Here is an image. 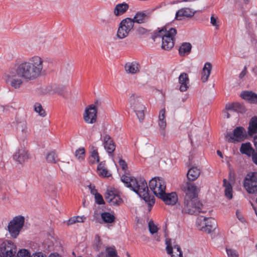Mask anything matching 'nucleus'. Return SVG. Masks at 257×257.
<instances>
[{
  "instance_id": "1",
  "label": "nucleus",
  "mask_w": 257,
  "mask_h": 257,
  "mask_svg": "<svg viewBox=\"0 0 257 257\" xmlns=\"http://www.w3.org/2000/svg\"><path fill=\"white\" fill-rule=\"evenodd\" d=\"M47 62L38 55L30 57L10 69L5 74V81L13 89L19 90L24 82L34 81L46 71Z\"/></svg>"
},
{
  "instance_id": "2",
  "label": "nucleus",
  "mask_w": 257,
  "mask_h": 257,
  "mask_svg": "<svg viewBox=\"0 0 257 257\" xmlns=\"http://www.w3.org/2000/svg\"><path fill=\"white\" fill-rule=\"evenodd\" d=\"M121 180L126 187L130 188L148 203L150 210L155 203V198L149 195L147 183L145 180L142 178L137 180L134 177L126 176H122Z\"/></svg>"
},
{
  "instance_id": "3",
  "label": "nucleus",
  "mask_w": 257,
  "mask_h": 257,
  "mask_svg": "<svg viewBox=\"0 0 257 257\" xmlns=\"http://www.w3.org/2000/svg\"><path fill=\"white\" fill-rule=\"evenodd\" d=\"M177 34L175 28L165 26L156 32L154 38L160 37L162 38V48L165 50L171 49L174 45V36Z\"/></svg>"
},
{
  "instance_id": "4",
  "label": "nucleus",
  "mask_w": 257,
  "mask_h": 257,
  "mask_svg": "<svg viewBox=\"0 0 257 257\" xmlns=\"http://www.w3.org/2000/svg\"><path fill=\"white\" fill-rule=\"evenodd\" d=\"M202 204L198 198L194 199L184 198L182 206V212L190 214L204 212L202 211Z\"/></svg>"
},
{
  "instance_id": "5",
  "label": "nucleus",
  "mask_w": 257,
  "mask_h": 257,
  "mask_svg": "<svg viewBox=\"0 0 257 257\" xmlns=\"http://www.w3.org/2000/svg\"><path fill=\"white\" fill-rule=\"evenodd\" d=\"M128 102L130 107L136 112L140 121H142L145 118V106L142 104L141 97L133 93L130 96Z\"/></svg>"
},
{
  "instance_id": "6",
  "label": "nucleus",
  "mask_w": 257,
  "mask_h": 257,
  "mask_svg": "<svg viewBox=\"0 0 257 257\" xmlns=\"http://www.w3.org/2000/svg\"><path fill=\"white\" fill-rule=\"evenodd\" d=\"M134 21L131 18L123 19L119 23L116 36L117 39L122 40L126 38L133 31Z\"/></svg>"
},
{
  "instance_id": "7",
  "label": "nucleus",
  "mask_w": 257,
  "mask_h": 257,
  "mask_svg": "<svg viewBox=\"0 0 257 257\" xmlns=\"http://www.w3.org/2000/svg\"><path fill=\"white\" fill-rule=\"evenodd\" d=\"M25 222V218L23 216H15L9 223L8 228L10 234L13 238H17L21 231Z\"/></svg>"
},
{
  "instance_id": "8",
  "label": "nucleus",
  "mask_w": 257,
  "mask_h": 257,
  "mask_svg": "<svg viewBox=\"0 0 257 257\" xmlns=\"http://www.w3.org/2000/svg\"><path fill=\"white\" fill-rule=\"evenodd\" d=\"M149 187L156 197H161L165 192L166 184L161 178L154 177L150 181Z\"/></svg>"
},
{
  "instance_id": "9",
  "label": "nucleus",
  "mask_w": 257,
  "mask_h": 257,
  "mask_svg": "<svg viewBox=\"0 0 257 257\" xmlns=\"http://www.w3.org/2000/svg\"><path fill=\"white\" fill-rule=\"evenodd\" d=\"M197 224L200 226V230L208 233L214 230L217 226L216 222L214 218L204 217L202 216L198 217Z\"/></svg>"
},
{
  "instance_id": "10",
  "label": "nucleus",
  "mask_w": 257,
  "mask_h": 257,
  "mask_svg": "<svg viewBox=\"0 0 257 257\" xmlns=\"http://www.w3.org/2000/svg\"><path fill=\"white\" fill-rule=\"evenodd\" d=\"M246 137L245 130L242 126L236 127L233 130V133H227L225 135L226 141L229 143L242 141Z\"/></svg>"
},
{
  "instance_id": "11",
  "label": "nucleus",
  "mask_w": 257,
  "mask_h": 257,
  "mask_svg": "<svg viewBox=\"0 0 257 257\" xmlns=\"http://www.w3.org/2000/svg\"><path fill=\"white\" fill-rule=\"evenodd\" d=\"M243 184L249 193L257 192V172L248 173L244 178Z\"/></svg>"
},
{
  "instance_id": "12",
  "label": "nucleus",
  "mask_w": 257,
  "mask_h": 257,
  "mask_svg": "<svg viewBox=\"0 0 257 257\" xmlns=\"http://www.w3.org/2000/svg\"><path fill=\"white\" fill-rule=\"evenodd\" d=\"M104 197L110 205H119L122 203V199L118 195L117 190L114 188L107 189Z\"/></svg>"
},
{
  "instance_id": "13",
  "label": "nucleus",
  "mask_w": 257,
  "mask_h": 257,
  "mask_svg": "<svg viewBox=\"0 0 257 257\" xmlns=\"http://www.w3.org/2000/svg\"><path fill=\"white\" fill-rule=\"evenodd\" d=\"M97 108L94 104H90L87 106L83 113L84 121L88 124H93L97 120Z\"/></svg>"
},
{
  "instance_id": "14",
  "label": "nucleus",
  "mask_w": 257,
  "mask_h": 257,
  "mask_svg": "<svg viewBox=\"0 0 257 257\" xmlns=\"http://www.w3.org/2000/svg\"><path fill=\"white\" fill-rule=\"evenodd\" d=\"M0 251L4 257H16V249L14 244L9 241H4L0 245Z\"/></svg>"
},
{
  "instance_id": "15",
  "label": "nucleus",
  "mask_w": 257,
  "mask_h": 257,
  "mask_svg": "<svg viewBox=\"0 0 257 257\" xmlns=\"http://www.w3.org/2000/svg\"><path fill=\"white\" fill-rule=\"evenodd\" d=\"M198 190L199 189L194 184L187 183L186 187L184 188V191L185 193L184 198L194 199L195 198H198L197 193Z\"/></svg>"
},
{
  "instance_id": "16",
  "label": "nucleus",
  "mask_w": 257,
  "mask_h": 257,
  "mask_svg": "<svg viewBox=\"0 0 257 257\" xmlns=\"http://www.w3.org/2000/svg\"><path fill=\"white\" fill-rule=\"evenodd\" d=\"M141 69L140 64L137 62H128L124 65V70L126 73L134 75L139 73Z\"/></svg>"
},
{
  "instance_id": "17",
  "label": "nucleus",
  "mask_w": 257,
  "mask_h": 257,
  "mask_svg": "<svg viewBox=\"0 0 257 257\" xmlns=\"http://www.w3.org/2000/svg\"><path fill=\"white\" fill-rule=\"evenodd\" d=\"M102 141L105 149L109 154H112L115 149V145L112 139L108 134H104Z\"/></svg>"
},
{
  "instance_id": "18",
  "label": "nucleus",
  "mask_w": 257,
  "mask_h": 257,
  "mask_svg": "<svg viewBox=\"0 0 257 257\" xmlns=\"http://www.w3.org/2000/svg\"><path fill=\"white\" fill-rule=\"evenodd\" d=\"M179 89L181 92L187 90L189 86V79L188 75L186 73H181L179 78Z\"/></svg>"
},
{
  "instance_id": "19",
  "label": "nucleus",
  "mask_w": 257,
  "mask_h": 257,
  "mask_svg": "<svg viewBox=\"0 0 257 257\" xmlns=\"http://www.w3.org/2000/svg\"><path fill=\"white\" fill-rule=\"evenodd\" d=\"M14 159L20 164H22L29 158L28 151L24 148L18 149L13 156Z\"/></svg>"
},
{
  "instance_id": "20",
  "label": "nucleus",
  "mask_w": 257,
  "mask_h": 257,
  "mask_svg": "<svg viewBox=\"0 0 257 257\" xmlns=\"http://www.w3.org/2000/svg\"><path fill=\"white\" fill-rule=\"evenodd\" d=\"M166 250L168 254L183 257L180 247L178 245H172L171 240H166Z\"/></svg>"
},
{
  "instance_id": "21",
  "label": "nucleus",
  "mask_w": 257,
  "mask_h": 257,
  "mask_svg": "<svg viewBox=\"0 0 257 257\" xmlns=\"http://www.w3.org/2000/svg\"><path fill=\"white\" fill-rule=\"evenodd\" d=\"M162 196V197H159V198L161 199L167 205H173L178 201V196L175 192L166 193L164 192Z\"/></svg>"
},
{
  "instance_id": "22",
  "label": "nucleus",
  "mask_w": 257,
  "mask_h": 257,
  "mask_svg": "<svg viewBox=\"0 0 257 257\" xmlns=\"http://www.w3.org/2000/svg\"><path fill=\"white\" fill-rule=\"evenodd\" d=\"M117 252L114 246H106L105 251H101L97 257H118Z\"/></svg>"
},
{
  "instance_id": "23",
  "label": "nucleus",
  "mask_w": 257,
  "mask_h": 257,
  "mask_svg": "<svg viewBox=\"0 0 257 257\" xmlns=\"http://www.w3.org/2000/svg\"><path fill=\"white\" fill-rule=\"evenodd\" d=\"M195 11L188 8H185L179 10L176 14L177 20H181L183 17H191L194 16Z\"/></svg>"
},
{
  "instance_id": "24",
  "label": "nucleus",
  "mask_w": 257,
  "mask_h": 257,
  "mask_svg": "<svg viewBox=\"0 0 257 257\" xmlns=\"http://www.w3.org/2000/svg\"><path fill=\"white\" fill-rule=\"evenodd\" d=\"M30 135V131L26 122H24L20 125V140L24 141L27 140Z\"/></svg>"
},
{
  "instance_id": "25",
  "label": "nucleus",
  "mask_w": 257,
  "mask_h": 257,
  "mask_svg": "<svg viewBox=\"0 0 257 257\" xmlns=\"http://www.w3.org/2000/svg\"><path fill=\"white\" fill-rule=\"evenodd\" d=\"M165 110L162 109L159 112L158 124L161 129V134L164 136L165 135V128L166 126V121L165 119Z\"/></svg>"
},
{
  "instance_id": "26",
  "label": "nucleus",
  "mask_w": 257,
  "mask_h": 257,
  "mask_svg": "<svg viewBox=\"0 0 257 257\" xmlns=\"http://www.w3.org/2000/svg\"><path fill=\"white\" fill-rule=\"evenodd\" d=\"M240 96L244 99L249 101L251 103L257 102V94L251 91H244L240 94Z\"/></svg>"
},
{
  "instance_id": "27",
  "label": "nucleus",
  "mask_w": 257,
  "mask_h": 257,
  "mask_svg": "<svg viewBox=\"0 0 257 257\" xmlns=\"http://www.w3.org/2000/svg\"><path fill=\"white\" fill-rule=\"evenodd\" d=\"M211 70V64L209 62L206 63L204 66L202 72L201 80L203 82H205L208 80L210 75Z\"/></svg>"
},
{
  "instance_id": "28",
  "label": "nucleus",
  "mask_w": 257,
  "mask_h": 257,
  "mask_svg": "<svg viewBox=\"0 0 257 257\" xmlns=\"http://www.w3.org/2000/svg\"><path fill=\"white\" fill-rule=\"evenodd\" d=\"M192 45L190 43L184 42L179 49V53L181 56L188 55L191 52Z\"/></svg>"
},
{
  "instance_id": "29",
  "label": "nucleus",
  "mask_w": 257,
  "mask_h": 257,
  "mask_svg": "<svg viewBox=\"0 0 257 257\" xmlns=\"http://www.w3.org/2000/svg\"><path fill=\"white\" fill-rule=\"evenodd\" d=\"M248 133L249 135L257 133V116L252 117L249 122L248 127Z\"/></svg>"
},
{
  "instance_id": "30",
  "label": "nucleus",
  "mask_w": 257,
  "mask_h": 257,
  "mask_svg": "<svg viewBox=\"0 0 257 257\" xmlns=\"http://www.w3.org/2000/svg\"><path fill=\"white\" fill-rule=\"evenodd\" d=\"M200 174V170L197 167L190 168L187 173L188 179L190 181H194L199 176Z\"/></svg>"
},
{
  "instance_id": "31",
  "label": "nucleus",
  "mask_w": 257,
  "mask_h": 257,
  "mask_svg": "<svg viewBox=\"0 0 257 257\" xmlns=\"http://www.w3.org/2000/svg\"><path fill=\"white\" fill-rule=\"evenodd\" d=\"M240 152L249 157L254 154V150L249 143L242 144L240 148Z\"/></svg>"
},
{
  "instance_id": "32",
  "label": "nucleus",
  "mask_w": 257,
  "mask_h": 257,
  "mask_svg": "<svg viewBox=\"0 0 257 257\" xmlns=\"http://www.w3.org/2000/svg\"><path fill=\"white\" fill-rule=\"evenodd\" d=\"M149 17V14L146 13L145 12H138L137 13L134 19H132L134 20V23H137L139 24L143 23L145 22L146 20H147Z\"/></svg>"
},
{
  "instance_id": "33",
  "label": "nucleus",
  "mask_w": 257,
  "mask_h": 257,
  "mask_svg": "<svg viewBox=\"0 0 257 257\" xmlns=\"http://www.w3.org/2000/svg\"><path fill=\"white\" fill-rule=\"evenodd\" d=\"M45 158L47 162L50 164H56L59 160L58 156L54 151L48 153Z\"/></svg>"
},
{
  "instance_id": "34",
  "label": "nucleus",
  "mask_w": 257,
  "mask_h": 257,
  "mask_svg": "<svg viewBox=\"0 0 257 257\" xmlns=\"http://www.w3.org/2000/svg\"><path fill=\"white\" fill-rule=\"evenodd\" d=\"M128 8V6L126 3L117 4L114 9V14L115 16L122 15L126 11Z\"/></svg>"
},
{
  "instance_id": "35",
  "label": "nucleus",
  "mask_w": 257,
  "mask_h": 257,
  "mask_svg": "<svg viewBox=\"0 0 257 257\" xmlns=\"http://www.w3.org/2000/svg\"><path fill=\"white\" fill-rule=\"evenodd\" d=\"M223 186L225 188L224 193L226 198L228 199H231L232 198V188L230 184L226 179L223 180Z\"/></svg>"
},
{
  "instance_id": "36",
  "label": "nucleus",
  "mask_w": 257,
  "mask_h": 257,
  "mask_svg": "<svg viewBox=\"0 0 257 257\" xmlns=\"http://www.w3.org/2000/svg\"><path fill=\"white\" fill-rule=\"evenodd\" d=\"M97 173L99 176L102 177H108L110 174L104 167V164L103 162L99 163L97 166Z\"/></svg>"
},
{
  "instance_id": "37",
  "label": "nucleus",
  "mask_w": 257,
  "mask_h": 257,
  "mask_svg": "<svg viewBox=\"0 0 257 257\" xmlns=\"http://www.w3.org/2000/svg\"><path fill=\"white\" fill-rule=\"evenodd\" d=\"M92 151L89 158V162L90 164L98 163L99 160V157L97 150L94 147H92Z\"/></svg>"
},
{
  "instance_id": "38",
  "label": "nucleus",
  "mask_w": 257,
  "mask_h": 257,
  "mask_svg": "<svg viewBox=\"0 0 257 257\" xmlns=\"http://www.w3.org/2000/svg\"><path fill=\"white\" fill-rule=\"evenodd\" d=\"M101 217L104 222L106 223L114 222L115 218L113 214L107 212H102L101 214Z\"/></svg>"
},
{
  "instance_id": "39",
  "label": "nucleus",
  "mask_w": 257,
  "mask_h": 257,
  "mask_svg": "<svg viewBox=\"0 0 257 257\" xmlns=\"http://www.w3.org/2000/svg\"><path fill=\"white\" fill-rule=\"evenodd\" d=\"M103 247V243L98 235H96L93 244V248L96 251H99Z\"/></svg>"
},
{
  "instance_id": "40",
  "label": "nucleus",
  "mask_w": 257,
  "mask_h": 257,
  "mask_svg": "<svg viewBox=\"0 0 257 257\" xmlns=\"http://www.w3.org/2000/svg\"><path fill=\"white\" fill-rule=\"evenodd\" d=\"M41 91L44 94H53L57 92L56 86L54 85H47L41 88Z\"/></svg>"
},
{
  "instance_id": "41",
  "label": "nucleus",
  "mask_w": 257,
  "mask_h": 257,
  "mask_svg": "<svg viewBox=\"0 0 257 257\" xmlns=\"http://www.w3.org/2000/svg\"><path fill=\"white\" fill-rule=\"evenodd\" d=\"M69 165L70 161L69 159L65 161H61L58 164L60 169L62 171L67 170L69 168Z\"/></svg>"
},
{
  "instance_id": "42",
  "label": "nucleus",
  "mask_w": 257,
  "mask_h": 257,
  "mask_svg": "<svg viewBox=\"0 0 257 257\" xmlns=\"http://www.w3.org/2000/svg\"><path fill=\"white\" fill-rule=\"evenodd\" d=\"M85 149L84 148H79L75 152V157L79 160H82L85 157Z\"/></svg>"
},
{
  "instance_id": "43",
  "label": "nucleus",
  "mask_w": 257,
  "mask_h": 257,
  "mask_svg": "<svg viewBox=\"0 0 257 257\" xmlns=\"http://www.w3.org/2000/svg\"><path fill=\"white\" fill-rule=\"evenodd\" d=\"M35 110L42 117H44L46 114L45 110L42 108V105L40 103H36L35 105Z\"/></svg>"
},
{
  "instance_id": "44",
  "label": "nucleus",
  "mask_w": 257,
  "mask_h": 257,
  "mask_svg": "<svg viewBox=\"0 0 257 257\" xmlns=\"http://www.w3.org/2000/svg\"><path fill=\"white\" fill-rule=\"evenodd\" d=\"M149 231L151 234L156 233L158 231V228L157 226L154 224L153 221H150L149 222Z\"/></svg>"
},
{
  "instance_id": "45",
  "label": "nucleus",
  "mask_w": 257,
  "mask_h": 257,
  "mask_svg": "<svg viewBox=\"0 0 257 257\" xmlns=\"http://www.w3.org/2000/svg\"><path fill=\"white\" fill-rule=\"evenodd\" d=\"M95 199L96 203L99 205L104 204L105 202L101 194L98 193L95 194Z\"/></svg>"
},
{
  "instance_id": "46",
  "label": "nucleus",
  "mask_w": 257,
  "mask_h": 257,
  "mask_svg": "<svg viewBox=\"0 0 257 257\" xmlns=\"http://www.w3.org/2000/svg\"><path fill=\"white\" fill-rule=\"evenodd\" d=\"M18 257H31V254L27 250L23 249L18 252Z\"/></svg>"
},
{
  "instance_id": "47",
  "label": "nucleus",
  "mask_w": 257,
  "mask_h": 257,
  "mask_svg": "<svg viewBox=\"0 0 257 257\" xmlns=\"http://www.w3.org/2000/svg\"><path fill=\"white\" fill-rule=\"evenodd\" d=\"M228 257H238V253L236 250L232 249L226 248Z\"/></svg>"
},
{
  "instance_id": "48",
  "label": "nucleus",
  "mask_w": 257,
  "mask_h": 257,
  "mask_svg": "<svg viewBox=\"0 0 257 257\" xmlns=\"http://www.w3.org/2000/svg\"><path fill=\"white\" fill-rule=\"evenodd\" d=\"M236 106V103H228L226 104L225 108L228 111H235Z\"/></svg>"
},
{
  "instance_id": "49",
  "label": "nucleus",
  "mask_w": 257,
  "mask_h": 257,
  "mask_svg": "<svg viewBox=\"0 0 257 257\" xmlns=\"http://www.w3.org/2000/svg\"><path fill=\"white\" fill-rule=\"evenodd\" d=\"M218 18L217 17H215L213 15H212L210 18V23L212 26L215 27L216 29H218L219 25L218 24L217 21Z\"/></svg>"
},
{
  "instance_id": "50",
  "label": "nucleus",
  "mask_w": 257,
  "mask_h": 257,
  "mask_svg": "<svg viewBox=\"0 0 257 257\" xmlns=\"http://www.w3.org/2000/svg\"><path fill=\"white\" fill-rule=\"evenodd\" d=\"M236 108L235 109V111L240 113H244L246 111V109L245 107L241 104L239 103H236Z\"/></svg>"
},
{
  "instance_id": "51",
  "label": "nucleus",
  "mask_w": 257,
  "mask_h": 257,
  "mask_svg": "<svg viewBox=\"0 0 257 257\" xmlns=\"http://www.w3.org/2000/svg\"><path fill=\"white\" fill-rule=\"evenodd\" d=\"M119 164L122 170H126L127 168V164L123 160L120 159L119 161Z\"/></svg>"
},
{
  "instance_id": "52",
  "label": "nucleus",
  "mask_w": 257,
  "mask_h": 257,
  "mask_svg": "<svg viewBox=\"0 0 257 257\" xmlns=\"http://www.w3.org/2000/svg\"><path fill=\"white\" fill-rule=\"evenodd\" d=\"M76 216H73L72 217H71L67 222V225H72L73 224H75L76 223H77L76 221Z\"/></svg>"
},
{
  "instance_id": "53",
  "label": "nucleus",
  "mask_w": 257,
  "mask_h": 257,
  "mask_svg": "<svg viewBox=\"0 0 257 257\" xmlns=\"http://www.w3.org/2000/svg\"><path fill=\"white\" fill-rule=\"evenodd\" d=\"M137 33L140 35H144L147 33V30L143 27H139L137 29Z\"/></svg>"
},
{
  "instance_id": "54",
  "label": "nucleus",
  "mask_w": 257,
  "mask_h": 257,
  "mask_svg": "<svg viewBox=\"0 0 257 257\" xmlns=\"http://www.w3.org/2000/svg\"><path fill=\"white\" fill-rule=\"evenodd\" d=\"M76 221L77 222H84L85 220H86V217L84 216H76Z\"/></svg>"
},
{
  "instance_id": "55",
  "label": "nucleus",
  "mask_w": 257,
  "mask_h": 257,
  "mask_svg": "<svg viewBox=\"0 0 257 257\" xmlns=\"http://www.w3.org/2000/svg\"><path fill=\"white\" fill-rule=\"evenodd\" d=\"M246 72H247V68L246 66H244L243 70L239 74V78H242L246 75Z\"/></svg>"
},
{
  "instance_id": "56",
  "label": "nucleus",
  "mask_w": 257,
  "mask_h": 257,
  "mask_svg": "<svg viewBox=\"0 0 257 257\" xmlns=\"http://www.w3.org/2000/svg\"><path fill=\"white\" fill-rule=\"evenodd\" d=\"M33 257H47L45 254L42 252H37L33 254Z\"/></svg>"
},
{
  "instance_id": "57",
  "label": "nucleus",
  "mask_w": 257,
  "mask_h": 257,
  "mask_svg": "<svg viewBox=\"0 0 257 257\" xmlns=\"http://www.w3.org/2000/svg\"><path fill=\"white\" fill-rule=\"evenodd\" d=\"M223 115L225 117L228 118L230 117V114L228 112V110L226 109H224L223 111Z\"/></svg>"
},
{
  "instance_id": "58",
  "label": "nucleus",
  "mask_w": 257,
  "mask_h": 257,
  "mask_svg": "<svg viewBox=\"0 0 257 257\" xmlns=\"http://www.w3.org/2000/svg\"><path fill=\"white\" fill-rule=\"evenodd\" d=\"M252 160L253 162L257 165V153H254L252 156Z\"/></svg>"
},
{
  "instance_id": "59",
  "label": "nucleus",
  "mask_w": 257,
  "mask_h": 257,
  "mask_svg": "<svg viewBox=\"0 0 257 257\" xmlns=\"http://www.w3.org/2000/svg\"><path fill=\"white\" fill-rule=\"evenodd\" d=\"M254 145L257 149V135L253 138Z\"/></svg>"
},
{
  "instance_id": "60",
  "label": "nucleus",
  "mask_w": 257,
  "mask_h": 257,
  "mask_svg": "<svg viewBox=\"0 0 257 257\" xmlns=\"http://www.w3.org/2000/svg\"><path fill=\"white\" fill-rule=\"evenodd\" d=\"M49 257H61L58 254H51Z\"/></svg>"
},
{
  "instance_id": "61",
  "label": "nucleus",
  "mask_w": 257,
  "mask_h": 257,
  "mask_svg": "<svg viewBox=\"0 0 257 257\" xmlns=\"http://www.w3.org/2000/svg\"><path fill=\"white\" fill-rule=\"evenodd\" d=\"M217 154H218V156H219L221 158H223L222 154V153H221L220 151L218 150V151H217Z\"/></svg>"
},
{
  "instance_id": "62",
  "label": "nucleus",
  "mask_w": 257,
  "mask_h": 257,
  "mask_svg": "<svg viewBox=\"0 0 257 257\" xmlns=\"http://www.w3.org/2000/svg\"><path fill=\"white\" fill-rule=\"evenodd\" d=\"M91 193H92V194H94V195H95V194L96 193H97V190H96V189H95L94 188H93V189H92V190H91Z\"/></svg>"
},
{
  "instance_id": "63",
  "label": "nucleus",
  "mask_w": 257,
  "mask_h": 257,
  "mask_svg": "<svg viewBox=\"0 0 257 257\" xmlns=\"http://www.w3.org/2000/svg\"><path fill=\"white\" fill-rule=\"evenodd\" d=\"M187 98H188V97H187V96H184V97H183V98H182V101L183 102H185V101L187 100Z\"/></svg>"
},
{
  "instance_id": "64",
  "label": "nucleus",
  "mask_w": 257,
  "mask_h": 257,
  "mask_svg": "<svg viewBox=\"0 0 257 257\" xmlns=\"http://www.w3.org/2000/svg\"><path fill=\"white\" fill-rule=\"evenodd\" d=\"M253 71L254 73L256 75H257V67L254 68L253 69Z\"/></svg>"
}]
</instances>
